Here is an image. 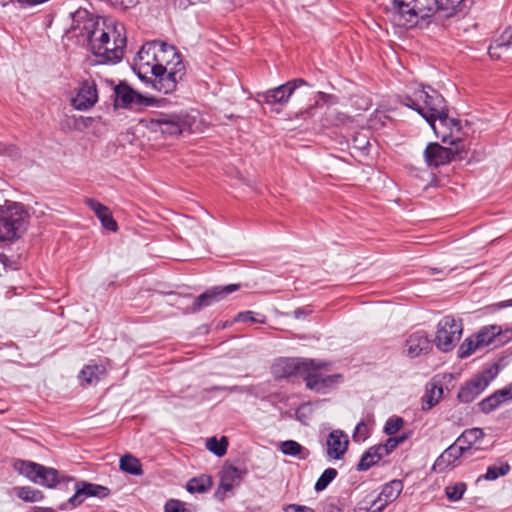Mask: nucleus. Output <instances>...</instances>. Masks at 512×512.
<instances>
[{
	"instance_id": "f257e3e1",
	"label": "nucleus",
	"mask_w": 512,
	"mask_h": 512,
	"mask_svg": "<svg viewBox=\"0 0 512 512\" xmlns=\"http://www.w3.org/2000/svg\"><path fill=\"white\" fill-rule=\"evenodd\" d=\"M72 24L71 29L80 30V35L85 37L91 53H109L111 58H116L120 53L118 47L113 49H103L109 39L113 36L112 25H106L104 21L100 22L93 18H89V12L86 9H78L71 13Z\"/></svg>"
},
{
	"instance_id": "f03ea898",
	"label": "nucleus",
	"mask_w": 512,
	"mask_h": 512,
	"mask_svg": "<svg viewBox=\"0 0 512 512\" xmlns=\"http://www.w3.org/2000/svg\"><path fill=\"white\" fill-rule=\"evenodd\" d=\"M179 51L172 45L154 40L145 43L137 54V75L141 80H147L146 74L151 73L153 79L161 77L167 65L178 58Z\"/></svg>"
},
{
	"instance_id": "7ed1b4c3",
	"label": "nucleus",
	"mask_w": 512,
	"mask_h": 512,
	"mask_svg": "<svg viewBox=\"0 0 512 512\" xmlns=\"http://www.w3.org/2000/svg\"><path fill=\"white\" fill-rule=\"evenodd\" d=\"M29 213L24 205L6 201L0 205V241L18 240L27 230Z\"/></svg>"
},
{
	"instance_id": "20e7f679",
	"label": "nucleus",
	"mask_w": 512,
	"mask_h": 512,
	"mask_svg": "<svg viewBox=\"0 0 512 512\" xmlns=\"http://www.w3.org/2000/svg\"><path fill=\"white\" fill-rule=\"evenodd\" d=\"M430 91L424 88L415 92L417 99L424 102L422 117L427 121L431 128L436 132L435 122L439 120L441 124L454 128L457 132L461 129L460 120L449 118L446 101L444 97L436 90L429 87Z\"/></svg>"
},
{
	"instance_id": "39448f33",
	"label": "nucleus",
	"mask_w": 512,
	"mask_h": 512,
	"mask_svg": "<svg viewBox=\"0 0 512 512\" xmlns=\"http://www.w3.org/2000/svg\"><path fill=\"white\" fill-rule=\"evenodd\" d=\"M441 140L449 143L451 147H444L437 142L429 143L424 150V159L428 166L439 167L463 158L465 147L460 137L443 136Z\"/></svg>"
},
{
	"instance_id": "423d86ee",
	"label": "nucleus",
	"mask_w": 512,
	"mask_h": 512,
	"mask_svg": "<svg viewBox=\"0 0 512 512\" xmlns=\"http://www.w3.org/2000/svg\"><path fill=\"white\" fill-rule=\"evenodd\" d=\"M14 469L32 482L48 488H53L60 482L58 470L35 462L17 460L14 463Z\"/></svg>"
},
{
	"instance_id": "0eeeda50",
	"label": "nucleus",
	"mask_w": 512,
	"mask_h": 512,
	"mask_svg": "<svg viewBox=\"0 0 512 512\" xmlns=\"http://www.w3.org/2000/svg\"><path fill=\"white\" fill-rule=\"evenodd\" d=\"M462 330V322L460 320H456L451 315L443 317L437 325L434 340L436 347L442 352L452 351L461 338Z\"/></svg>"
},
{
	"instance_id": "6e6552de",
	"label": "nucleus",
	"mask_w": 512,
	"mask_h": 512,
	"mask_svg": "<svg viewBox=\"0 0 512 512\" xmlns=\"http://www.w3.org/2000/svg\"><path fill=\"white\" fill-rule=\"evenodd\" d=\"M411 0H391L386 7L389 20L394 26L411 29L420 24L419 16Z\"/></svg>"
},
{
	"instance_id": "1a4fd4ad",
	"label": "nucleus",
	"mask_w": 512,
	"mask_h": 512,
	"mask_svg": "<svg viewBox=\"0 0 512 512\" xmlns=\"http://www.w3.org/2000/svg\"><path fill=\"white\" fill-rule=\"evenodd\" d=\"M326 366L323 362H317L312 359H306L302 370L301 378L306 383V387L316 392H323L326 388L333 385L338 378L339 374L325 375L321 369Z\"/></svg>"
},
{
	"instance_id": "9d476101",
	"label": "nucleus",
	"mask_w": 512,
	"mask_h": 512,
	"mask_svg": "<svg viewBox=\"0 0 512 512\" xmlns=\"http://www.w3.org/2000/svg\"><path fill=\"white\" fill-rule=\"evenodd\" d=\"M165 71L161 74V77L152 79L150 82L157 91L169 94L176 90L178 83L186 74V66L180 52L177 59L175 58L169 62Z\"/></svg>"
},
{
	"instance_id": "9b49d317",
	"label": "nucleus",
	"mask_w": 512,
	"mask_h": 512,
	"mask_svg": "<svg viewBox=\"0 0 512 512\" xmlns=\"http://www.w3.org/2000/svg\"><path fill=\"white\" fill-rule=\"evenodd\" d=\"M473 336L481 349L488 347L497 348L512 340V328L503 329L500 325H487L483 326Z\"/></svg>"
},
{
	"instance_id": "f8f14e48",
	"label": "nucleus",
	"mask_w": 512,
	"mask_h": 512,
	"mask_svg": "<svg viewBox=\"0 0 512 512\" xmlns=\"http://www.w3.org/2000/svg\"><path fill=\"white\" fill-rule=\"evenodd\" d=\"M303 85H307L304 79L297 78L279 85L264 92L257 93L258 101L267 105H285L295 90Z\"/></svg>"
},
{
	"instance_id": "ddd939ff",
	"label": "nucleus",
	"mask_w": 512,
	"mask_h": 512,
	"mask_svg": "<svg viewBox=\"0 0 512 512\" xmlns=\"http://www.w3.org/2000/svg\"><path fill=\"white\" fill-rule=\"evenodd\" d=\"M113 96L115 98V106L122 108L147 107L153 103L152 99L136 92L124 81L113 87Z\"/></svg>"
},
{
	"instance_id": "4468645a",
	"label": "nucleus",
	"mask_w": 512,
	"mask_h": 512,
	"mask_svg": "<svg viewBox=\"0 0 512 512\" xmlns=\"http://www.w3.org/2000/svg\"><path fill=\"white\" fill-rule=\"evenodd\" d=\"M151 127L162 134L174 136L189 129L191 127V119L188 115L182 114L162 115L151 120Z\"/></svg>"
},
{
	"instance_id": "2eb2a0df",
	"label": "nucleus",
	"mask_w": 512,
	"mask_h": 512,
	"mask_svg": "<svg viewBox=\"0 0 512 512\" xmlns=\"http://www.w3.org/2000/svg\"><path fill=\"white\" fill-rule=\"evenodd\" d=\"M110 493V489L106 486L87 481H77L75 484V493L69 498L68 503L73 507H77L89 497L103 499L108 497Z\"/></svg>"
},
{
	"instance_id": "dca6fc26",
	"label": "nucleus",
	"mask_w": 512,
	"mask_h": 512,
	"mask_svg": "<svg viewBox=\"0 0 512 512\" xmlns=\"http://www.w3.org/2000/svg\"><path fill=\"white\" fill-rule=\"evenodd\" d=\"M493 378L494 375L491 370H487L466 382L458 392L457 397L459 401L463 403L474 401L486 389Z\"/></svg>"
},
{
	"instance_id": "f3484780",
	"label": "nucleus",
	"mask_w": 512,
	"mask_h": 512,
	"mask_svg": "<svg viewBox=\"0 0 512 512\" xmlns=\"http://www.w3.org/2000/svg\"><path fill=\"white\" fill-rule=\"evenodd\" d=\"M112 31L114 34L107 42V45L103 47V49H113L114 47H118L120 49V53H117L116 58H111L109 53H96L95 57L97 58V63L107 64V63H117L124 56V49L126 47V35H125V27L120 23H116L112 25Z\"/></svg>"
},
{
	"instance_id": "a211bd4d",
	"label": "nucleus",
	"mask_w": 512,
	"mask_h": 512,
	"mask_svg": "<svg viewBox=\"0 0 512 512\" xmlns=\"http://www.w3.org/2000/svg\"><path fill=\"white\" fill-rule=\"evenodd\" d=\"M240 284H229L226 286H215L195 298L192 306V312L200 311L216 302L221 301L229 294L239 290Z\"/></svg>"
},
{
	"instance_id": "6ab92c4d",
	"label": "nucleus",
	"mask_w": 512,
	"mask_h": 512,
	"mask_svg": "<svg viewBox=\"0 0 512 512\" xmlns=\"http://www.w3.org/2000/svg\"><path fill=\"white\" fill-rule=\"evenodd\" d=\"M98 101V90L93 80L81 82L78 92L72 98L71 104L76 110L86 111L92 108Z\"/></svg>"
},
{
	"instance_id": "aec40b11",
	"label": "nucleus",
	"mask_w": 512,
	"mask_h": 512,
	"mask_svg": "<svg viewBox=\"0 0 512 512\" xmlns=\"http://www.w3.org/2000/svg\"><path fill=\"white\" fill-rule=\"evenodd\" d=\"M306 359L279 358L272 366V375L276 380L300 376Z\"/></svg>"
},
{
	"instance_id": "412c9836",
	"label": "nucleus",
	"mask_w": 512,
	"mask_h": 512,
	"mask_svg": "<svg viewBox=\"0 0 512 512\" xmlns=\"http://www.w3.org/2000/svg\"><path fill=\"white\" fill-rule=\"evenodd\" d=\"M406 354L410 358H416L422 354H428L432 350V341L424 330L411 333L406 341Z\"/></svg>"
},
{
	"instance_id": "4be33fe9",
	"label": "nucleus",
	"mask_w": 512,
	"mask_h": 512,
	"mask_svg": "<svg viewBox=\"0 0 512 512\" xmlns=\"http://www.w3.org/2000/svg\"><path fill=\"white\" fill-rule=\"evenodd\" d=\"M348 436L341 430H333L329 433L326 441L327 456L334 460L343 458L348 449Z\"/></svg>"
},
{
	"instance_id": "5701e85b",
	"label": "nucleus",
	"mask_w": 512,
	"mask_h": 512,
	"mask_svg": "<svg viewBox=\"0 0 512 512\" xmlns=\"http://www.w3.org/2000/svg\"><path fill=\"white\" fill-rule=\"evenodd\" d=\"M467 450V447L454 443L450 445L445 451L435 460L433 464V471L437 473L444 472L447 468L453 465V463Z\"/></svg>"
},
{
	"instance_id": "b1692460",
	"label": "nucleus",
	"mask_w": 512,
	"mask_h": 512,
	"mask_svg": "<svg viewBox=\"0 0 512 512\" xmlns=\"http://www.w3.org/2000/svg\"><path fill=\"white\" fill-rule=\"evenodd\" d=\"M85 202L87 206L94 211L105 229L112 232H116L118 230V224L114 220L112 213L107 206L91 198L86 199Z\"/></svg>"
},
{
	"instance_id": "393cba45",
	"label": "nucleus",
	"mask_w": 512,
	"mask_h": 512,
	"mask_svg": "<svg viewBox=\"0 0 512 512\" xmlns=\"http://www.w3.org/2000/svg\"><path fill=\"white\" fill-rule=\"evenodd\" d=\"M246 470L234 466H225L221 471L219 490L231 491L235 486L240 485Z\"/></svg>"
},
{
	"instance_id": "a878e982",
	"label": "nucleus",
	"mask_w": 512,
	"mask_h": 512,
	"mask_svg": "<svg viewBox=\"0 0 512 512\" xmlns=\"http://www.w3.org/2000/svg\"><path fill=\"white\" fill-rule=\"evenodd\" d=\"M106 368L101 364H89L83 367L78 378L82 385H93L98 383L105 375Z\"/></svg>"
},
{
	"instance_id": "bb28decb",
	"label": "nucleus",
	"mask_w": 512,
	"mask_h": 512,
	"mask_svg": "<svg viewBox=\"0 0 512 512\" xmlns=\"http://www.w3.org/2000/svg\"><path fill=\"white\" fill-rule=\"evenodd\" d=\"M419 16L420 21L430 18L435 13L443 11V5L440 0H411Z\"/></svg>"
},
{
	"instance_id": "cd10ccee",
	"label": "nucleus",
	"mask_w": 512,
	"mask_h": 512,
	"mask_svg": "<svg viewBox=\"0 0 512 512\" xmlns=\"http://www.w3.org/2000/svg\"><path fill=\"white\" fill-rule=\"evenodd\" d=\"M403 490V483L401 480H392L385 484L380 492L379 501H385L390 504L395 501Z\"/></svg>"
},
{
	"instance_id": "c85d7f7f",
	"label": "nucleus",
	"mask_w": 512,
	"mask_h": 512,
	"mask_svg": "<svg viewBox=\"0 0 512 512\" xmlns=\"http://www.w3.org/2000/svg\"><path fill=\"white\" fill-rule=\"evenodd\" d=\"M119 467L123 472L130 475L140 476L143 474L140 460L131 454H125L120 458Z\"/></svg>"
},
{
	"instance_id": "c756f323",
	"label": "nucleus",
	"mask_w": 512,
	"mask_h": 512,
	"mask_svg": "<svg viewBox=\"0 0 512 512\" xmlns=\"http://www.w3.org/2000/svg\"><path fill=\"white\" fill-rule=\"evenodd\" d=\"M212 484L211 476L201 475L190 479L187 482L186 488L190 493H204L212 487Z\"/></svg>"
},
{
	"instance_id": "7c9ffc66",
	"label": "nucleus",
	"mask_w": 512,
	"mask_h": 512,
	"mask_svg": "<svg viewBox=\"0 0 512 512\" xmlns=\"http://www.w3.org/2000/svg\"><path fill=\"white\" fill-rule=\"evenodd\" d=\"M484 437V432L481 428H471L465 430L456 440V443L459 445H463L467 447V450L471 448V446L477 442L478 440Z\"/></svg>"
},
{
	"instance_id": "2f4dec72",
	"label": "nucleus",
	"mask_w": 512,
	"mask_h": 512,
	"mask_svg": "<svg viewBox=\"0 0 512 512\" xmlns=\"http://www.w3.org/2000/svg\"><path fill=\"white\" fill-rule=\"evenodd\" d=\"M443 395V388L435 384L430 389H427L426 394L422 398V409L429 410L434 407Z\"/></svg>"
},
{
	"instance_id": "473e14b6",
	"label": "nucleus",
	"mask_w": 512,
	"mask_h": 512,
	"mask_svg": "<svg viewBox=\"0 0 512 512\" xmlns=\"http://www.w3.org/2000/svg\"><path fill=\"white\" fill-rule=\"evenodd\" d=\"M228 447V440L223 436L220 440L216 437H211L206 442V448L217 457H222L226 454Z\"/></svg>"
},
{
	"instance_id": "72a5a7b5",
	"label": "nucleus",
	"mask_w": 512,
	"mask_h": 512,
	"mask_svg": "<svg viewBox=\"0 0 512 512\" xmlns=\"http://www.w3.org/2000/svg\"><path fill=\"white\" fill-rule=\"evenodd\" d=\"M352 147L360 151L363 155L367 154L370 147L369 132L363 131L356 133L352 138Z\"/></svg>"
},
{
	"instance_id": "f704fd0d",
	"label": "nucleus",
	"mask_w": 512,
	"mask_h": 512,
	"mask_svg": "<svg viewBox=\"0 0 512 512\" xmlns=\"http://www.w3.org/2000/svg\"><path fill=\"white\" fill-rule=\"evenodd\" d=\"M502 405L500 399L496 392L491 394L490 396L484 398L482 401L478 403L479 409L484 414H489L499 408Z\"/></svg>"
},
{
	"instance_id": "c9c22d12",
	"label": "nucleus",
	"mask_w": 512,
	"mask_h": 512,
	"mask_svg": "<svg viewBox=\"0 0 512 512\" xmlns=\"http://www.w3.org/2000/svg\"><path fill=\"white\" fill-rule=\"evenodd\" d=\"M338 472L334 468H327L324 470V472L321 474V476L318 478V480L315 483V490L316 491H323L327 488V486L337 477Z\"/></svg>"
},
{
	"instance_id": "e433bc0d",
	"label": "nucleus",
	"mask_w": 512,
	"mask_h": 512,
	"mask_svg": "<svg viewBox=\"0 0 512 512\" xmlns=\"http://www.w3.org/2000/svg\"><path fill=\"white\" fill-rule=\"evenodd\" d=\"M17 496L26 502H38L44 498L40 490L31 487H21L18 489Z\"/></svg>"
},
{
	"instance_id": "4c0bfd02",
	"label": "nucleus",
	"mask_w": 512,
	"mask_h": 512,
	"mask_svg": "<svg viewBox=\"0 0 512 512\" xmlns=\"http://www.w3.org/2000/svg\"><path fill=\"white\" fill-rule=\"evenodd\" d=\"M479 349H481V348L478 346L475 337L472 335V336L466 338L460 345V347L458 349V357L462 358V359L467 358L472 353H474L476 350H479Z\"/></svg>"
},
{
	"instance_id": "58836bf2",
	"label": "nucleus",
	"mask_w": 512,
	"mask_h": 512,
	"mask_svg": "<svg viewBox=\"0 0 512 512\" xmlns=\"http://www.w3.org/2000/svg\"><path fill=\"white\" fill-rule=\"evenodd\" d=\"M380 460L377 458L376 453L370 447L361 457L357 464L358 471H367L372 466L376 465Z\"/></svg>"
},
{
	"instance_id": "ea45409f",
	"label": "nucleus",
	"mask_w": 512,
	"mask_h": 512,
	"mask_svg": "<svg viewBox=\"0 0 512 512\" xmlns=\"http://www.w3.org/2000/svg\"><path fill=\"white\" fill-rule=\"evenodd\" d=\"M510 471V465L506 462L501 466H489L486 470V474L483 476L484 479L494 481L500 476H505Z\"/></svg>"
},
{
	"instance_id": "a19ab883",
	"label": "nucleus",
	"mask_w": 512,
	"mask_h": 512,
	"mask_svg": "<svg viewBox=\"0 0 512 512\" xmlns=\"http://www.w3.org/2000/svg\"><path fill=\"white\" fill-rule=\"evenodd\" d=\"M304 450V447L294 440H286L280 444V451L284 455L297 456Z\"/></svg>"
},
{
	"instance_id": "79ce46f5",
	"label": "nucleus",
	"mask_w": 512,
	"mask_h": 512,
	"mask_svg": "<svg viewBox=\"0 0 512 512\" xmlns=\"http://www.w3.org/2000/svg\"><path fill=\"white\" fill-rule=\"evenodd\" d=\"M466 490V484L463 482L456 483L452 486H447L445 489L446 496L450 501H458L462 498Z\"/></svg>"
},
{
	"instance_id": "37998d69",
	"label": "nucleus",
	"mask_w": 512,
	"mask_h": 512,
	"mask_svg": "<svg viewBox=\"0 0 512 512\" xmlns=\"http://www.w3.org/2000/svg\"><path fill=\"white\" fill-rule=\"evenodd\" d=\"M404 425L403 418L399 416H392L390 417L385 426H384V433L386 435L392 436L396 434Z\"/></svg>"
},
{
	"instance_id": "c03bdc74",
	"label": "nucleus",
	"mask_w": 512,
	"mask_h": 512,
	"mask_svg": "<svg viewBox=\"0 0 512 512\" xmlns=\"http://www.w3.org/2000/svg\"><path fill=\"white\" fill-rule=\"evenodd\" d=\"M505 37H500L489 46L488 53L492 59L498 60L502 57V52L507 50V42Z\"/></svg>"
},
{
	"instance_id": "a18cd8bd",
	"label": "nucleus",
	"mask_w": 512,
	"mask_h": 512,
	"mask_svg": "<svg viewBox=\"0 0 512 512\" xmlns=\"http://www.w3.org/2000/svg\"><path fill=\"white\" fill-rule=\"evenodd\" d=\"M107 2L116 10L126 11L135 7L139 0H107Z\"/></svg>"
},
{
	"instance_id": "49530a36",
	"label": "nucleus",
	"mask_w": 512,
	"mask_h": 512,
	"mask_svg": "<svg viewBox=\"0 0 512 512\" xmlns=\"http://www.w3.org/2000/svg\"><path fill=\"white\" fill-rule=\"evenodd\" d=\"M464 0H440V4L443 5V11L446 15H452L453 13L460 10V5Z\"/></svg>"
},
{
	"instance_id": "de8ad7c7",
	"label": "nucleus",
	"mask_w": 512,
	"mask_h": 512,
	"mask_svg": "<svg viewBox=\"0 0 512 512\" xmlns=\"http://www.w3.org/2000/svg\"><path fill=\"white\" fill-rule=\"evenodd\" d=\"M368 436H369V430H368L366 423L363 421H360L356 425L355 430L352 435L354 441L365 440L368 438Z\"/></svg>"
},
{
	"instance_id": "09e8293b",
	"label": "nucleus",
	"mask_w": 512,
	"mask_h": 512,
	"mask_svg": "<svg viewBox=\"0 0 512 512\" xmlns=\"http://www.w3.org/2000/svg\"><path fill=\"white\" fill-rule=\"evenodd\" d=\"M255 315H257L255 312L253 311H244V312H240L238 313L237 317H236V320L238 321H243V322H257V323H265L266 321V317L265 316H262L261 319H257L255 317Z\"/></svg>"
},
{
	"instance_id": "8fccbe9b",
	"label": "nucleus",
	"mask_w": 512,
	"mask_h": 512,
	"mask_svg": "<svg viewBox=\"0 0 512 512\" xmlns=\"http://www.w3.org/2000/svg\"><path fill=\"white\" fill-rule=\"evenodd\" d=\"M401 103L415 111L422 116L423 108L411 96L405 95L402 97Z\"/></svg>"
},
{
	"instance_id": "3c124183",
	"label": "nucleus",
	"mask_w": 512,
	"mask_h": 512,
	"mask_svg": "<svg viewBox=\"0 0 512 512\" xmlns=\"http://www.w3.org/2000/svg\"><path fill=\"white\" fill-rule=\"evenodd\" d=\"M502 405L508 401H512V392L508 385L502 389L495 391Z\"/></svg>"
},
{
	"instance_id": "603ef678",
	"label": "nucleus",
	"mask_w": 512,
	"mask_h": 512,
	"mask_svg": "<svg viewBox=\"0 0 512 512\" xmlns=\"http://www.w3.org/2000/svg\"><path fill=\"white\" fill-rule=\"evenodd\" d=\"M165 512H184L183 505L178 500H170L165 504Z\"/></svg>"
},
{
	"instance_id": "864d4df0",
	"label": "nucleus",
	"mask_w": 512,
	"mask_h": 512,
	"mask_svg": "<svg viewBox=\"0 0 512 512\" xmlns=\"http://www.w3.org/2000/svg\"><path fill=\"white\" fill-rule=\"evenodd\" d=\"M174 5L179 7L180 9H186L190 5H195L198 3H206L208 0H173Z\"/></svg>"
},
{
	"instance_id": "5fc2aeb1",
	"label": "nucleus",
	"mask_w": 512,
	"mask_h": 512,
	"mask_svg": "<svg viewBox=\"0 0 512 512\" xmlns=\"http://www.w3.org/2000/svg\"><path fill=\"white\" fill-rule=\"evenodd\" d=\"M284 512H315L312 508L297 505V504H289L284 508Z\"/></svg>"
},
{
	"instance_id": "6e6d98bb",
	"label": "nucleus",
	"mask_w": 512,
	"mask_h": 512,
	"mask_svg": "<svg viewBox=\"0 0 512 512\" xmlns=\"http://www.w3.org/2000/svg\"><path fill=\"white\" fill-rule=\"evenodd\" d=\"M387 505H388V503H386L385 501H379V496H378L377 499H375L371 503L367 512H382Z\"/></svg>"
},
{
	"instance_id": "4d7b16f0",
	"label": "nucleus",
	"mask_w": 512,
	"mask_h": 512,
	"mask_svg": "<svg viewBox=\"0 0 512 512\" xmlns=\"http://www.w3.org/2000/svg\"><path fill=\"white\" fill-rule=\"evenodd\" d=\"M373 451L376 453L377 458L381 460L385 456L389 455L387 448L383 444L374 445L371 447Z\"/></svg>"
},
{
	"instance_id": "13d9d810",
	"label": "nucleus",
	"mask_w": 512,
	"mask_h": 512,
	"mask_svg": "<svg viewBox=\"0 0 512 512\" xmlns=\"http://www.w3.org/2000/svg\"><path fill=\"white\" fill-rule=\"evenodd\" d=\"M242 389L238 386H214L210 389V391H230V392H240Z\"/></svg>"
},
{
	"instance_id": "bf43d9fd",
	"label": "nucleus",
	"mask_w": 512,
	"mask_h": 512,
	"mask_svg": "<svg viewBox=\"0 0 512 512\" xmlns=\"http://www.w3.org/2000/svg\"><path fill=\"white\" fill-rule=\"evenodd\" d=\"M383 445L387 448L389 454L398 446L394 437H389Z\"/></svg>"
},
{
	"instance_id": "052dcab7",
	"label": "nucleus",
	"mask_w": 512,
	"mask_h": 512,
	"mask_svg": "<svg viewBox=\"0 0 512 512\" xmlns=\"http://www.w3.org/2000/svg\"><path fill=\"white\" fill-rule=\"evenodd\" d=\"M311 311L305 308H297L294 310L293 315L295 318L300 319L307 316Z\"/></svg>"
},
{
	"instance_id": "680f3d73",
	"label": "nucleus",
	"mask_w": 512,
	"mask_h": 512,
	"mask_svg": "<svg viewBox=\"0 0 512 512\" xmlns=\"http://www.w3.org/2000/svg\"><path fill=\"white\" fill-rule=\"evenodd\" d=\"M501 37H505V42H507V49L512 45V33L509 31H506L503 33Z\"/></svg>"
},
{
	"instance_id": "e2e57ef3",
	"label": "nucleus",
	"mask_w": 512,
	"mask_h": 512,
	"mask_svg": "<svg viewBox=\"0 0 512 512\" xmlns=\"http://www.w3.org/2000/svg\"><path fill=\"white\" fill-rule=\"evenodd\" d=\"M508 306H512V299L507 300V301H502V302L497 304L498 308H506Z\"/></svg>"
},
{
	"instance_id": "0e129e2a",
	"label": "nucleus",
	"mask_w": 512,
	"mask_h": 512,
	"mask_svg": "<svg viewBox=\"0 0 512 512\" xmlns=\"http://www.w3.org/2000/svg\"><path fill=\"white\" fill-rule=\"evenodd\" d=\"M396 440H397V445H399L400 443H402L404 440H406L407 436L405 435H402V436H398V437H394Z\"/></svg>"
},
{
	"instance_id": "69168bd1",
	"label": "nucleus",
	"mask_w": 512,
	"mask_h": 512,
	"mask_svg": "<svg viewBox=\"0 0 512 512\" xmlns=\"http://www.w3.org/2000/svg\"><path fill=\"white\" fill-rule=\"evenodd\" d=\"M36 512H57L52 508H38Z\"/></svg>"
}]
</instances>
